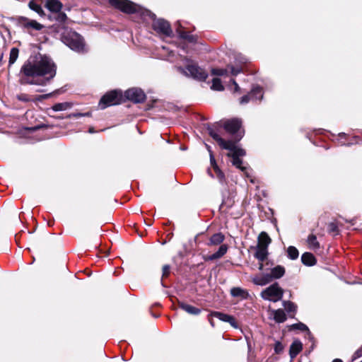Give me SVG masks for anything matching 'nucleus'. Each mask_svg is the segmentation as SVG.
Here are the masks:
<instances>
[{
    "label": "nucleus",
    "instance_id": "nucleus-1",
    "mask_svg": "<svg viewBox=\"0 0 362 362\" xmlns=\"http://www.w3.org/2000/svg\"><path fill=\"white\" fill-rule=\"evenodd\" d=\"M56 73L57 66L52 59L39 53L31 55L21 69V74L25 76H44L46 81L53 78Z\"/></svg>",
    "mask_w": 362,
    "mask_h": 362
},
{
    "label": "nucleus",
    "instance_id": "nucleus-2",
    "mask_svg": "<svg viewBox=\"0 0 362 362\" xmlns=\"http://www.w3.org/2000/svg\"><path fill=\"white\" fill-rule=\"evenodd\" d=\"M109 4L125 14H136L144 23H169L163 18H157L156 15L151 10L136 4L130 0H108Z\"/></svg>",
    "mask_w": 362,
    "mask_h": 362
},
{
    "label": "nucleus",
    "instance_id": "nucleus-3",
    "mask_svg": "<svg viewBox=\"0 0 362 362\" xmlns=\"http://www.w3.org/2000/svg\"><path fill=\"white\" fill-rule=\"evenodd\" d=\"M209 134L218 143L221 148L229 151V153L227 155L228 156L233 158V165L243 171L245 168L242 166L243 162L240 157L245 155V151L237 146V141H226L214 130H210Z\"/></svg>",
    "mask_w": 362,
    "mask_h": 362
},
{
    "label": "nucleus",
    "instance_id": "nucleus-4",
    "mask_svg": "<svg viewBox=\"0 0 362 362\" xmlns=\"http://www.w3.org/2000/svg\"><path fill=\"white\" fill-rule=\"evenodd\" d=\"M62 40L73 50L76 52L83 50L84 43L83 39L74 31L65 29L62 33Z\"/></svg>",
    "mask_w": 362,
    "mask_h": 362
},
{
    "label": "nucleus",
    "instance_id": "nucleus-5",
    "mask_svg": "<svg viewBox=\"0 0 362 362\" xmlns=\"http://www.w3.org/2000/svg\"><path fill=\"white\" fill-rule=\"evenodd\" d=\"M46 6L50 11L49 19L50 21L55 20L58 23H65L67 17L66 15L61 11L62 4L59 0H47Z\"/></svg>",
    "mask_w": 362,
    "mask_h": 362
},
{
    "label": "nucleus",
    "instance_id": "nucleus-6",
    "mask_svg": "<svg viewBox=\"0 0 362 362\" xmlns=\"http://www.w3.org/2000/svg\"><path fill=\"white\" fill-rule=\"evenodd\" d=\"M283 295L284 290L277 283H274L266 288L260 293V296L263 299L272 302H277L280 300L282 298Z\"/></svg>",
    "mask_w": 362,
    "mask_h": 362
},
{
    "label": "nucleus",
    "instance_id": "nucleus-7",
    "mask_svg": "<svg viewBox=\"0 0 362 362\" xmlns=\"http://www.w3.org/2000/svg\"><path fill=\"white\" fill-rule=\"evenodd\" d=\"M122 101V93L112 90L104 95L100 100L99 105L102 109L111 105L119 104Z\"/></svg>",
    "mask_w": 362,
    "mask_h": 362
},
{
    "label": "nucleus",
    "instance_id": "nucleus-8",
    "mask_svg": "<svg viewBox=\"0 0 362 362\" xmlns=\"http://www.w3.org/2000/svg\"><path fill=\"white\" fill-rule=\"evenodd\" d=\"M184 72L187 76H190L198 80H205L207 77V74L195 64L188 65Z\"/></svg>",
    "mask_w": 362,
    "mask_h": 362
},
{
    "label": "nucleus",
    "instance_id": "nucleus-9",
    "mask_svg": "<svg viewBox=\"0 0 362 362\" xmlns=\"http://www.w3.org/2000/svg\"><path fill=\"white\" fill-rule=\"evenodd\" d=\"M125 97L134 103H141L145 100L144 93L139 88H130L125 92Z\"/></svg>",
    "mask_w": 362,
    "mask_h": 362
},
{
    "label": "nucleus",
    "instance_id": "nucleus-10",
    "mask_svg": "<svg viewBox=\"0 0 362 362\" xmlns=\"http://www.w3.org/2000/svg\"><path fill=\"white\" fill-rule=\"evenodd\" d=\"M240 127L241 122L238 119L228 120L223 124V127L226 131L230 134H235L238 132L240 130Z\"/></svg>",
    "mask_w": 362,
    "mask_h": 362
},
{
    "label": "nucleus",
    "instance_id": "nucleus-11",
    "mask_svg": "<svg viewBox=\"0 0 362 362\" xmlns=\"http://www.w3.org/2000/svg\"><path fill=\"white\" fill-rule=\"evenodd\" d=\"M210 316L215 317L223 322H228L232 327L235 328L238 327V325L235 318L231 315L220 312H211Z\"/></svg>",
    "mask_w": 362,
    "mask_h": 362
},
{
    "label": "nucleus",
    "instance_id": "nucleus-12",
    "mask_svg": "<svg viewBox=\"0 0 362 362\" xmlns=\"http://www.w3.org/2000/svg\"><path fill=\"white\" fill-rule=\"evenodd\" d=\"M153 29L158 33L166 36H170L173 33L170 24H153Z\"/></svg>",
    "mask_w": 362,
    "mask_h": 362
},
{
    "label": "nucleus",
    "instance_id": "nucleus-13",
    "mask_svg": "<svg viewBox=\"0 0 362 362\" xmlns=\"http://www.w3.org/2000/svg\"><path fill=\"white\" fill-rule=\"evenodd\" d=\"M303 349V344L299 340H295L291 344L289 349V355L294 358Z\"/></svg>",
    "mask_w": 362,
    "mask_h": 362
},
{
    "label": "nucleus",
    "instance_id": "nucleus-14",
    "mask_svg": "<svg viewBox=\"0 0 362 362\" xmlns=\"http://www.w3.org/2000/svg\"><path fill=\"white\" fill-rule=\"evenodd\" d=\"M271 314L274 321L277 323H282L286 320V313L281 309L272 310H271Z\"/></svg>",
    "mask_w": 362,
    "mask_h": 362
},
{
    "label": "nucleus",
    "instance_id": "nucleus-15",
    "mask_svg": "<svg viewBox=\"0 0 362 362\" xmlns=\"http://www.w3.org/2000/svg\"><path fill=\"white\" fill-rule=\"evenodd\" d=\"M271 281V276L269 274L255 276L252 277V282L258 286H264L269 283Z\"/></svg>",
    "mask_w": 362,
    "mask_h": 362
},
{
    "label": "nucleus",
    "instance_id": "nucleus-16",
    "mask_svg": "<svg viewBox=\"0 0 362 362\" xmlns=\"http://www.w3.org/2000/svg\"><path fill=\"white\" fill-rule=\"evenodd\" d=\"M227 250H228V246L226 245H221L219 247V248L216 252H215L214 254H213L210 256L206 257V259L214 260V259H219L227 252Z\"/></svg>",
    "mask_w": 362,
    "mask_h": 362
},
{
    "label": "nucleus",
    "instance_id": "nucleus-17",
    "mask_svg": "<svg viewBox=\"0 0 362 362\" xmlns=\"http://www.w3.org/2000/svg\"><path fill=\"white\" fill-rule=\"evenodd\" d=\"M268 255L267 248L265 247L257 246L255 257L259 261L264 262L267 259Z\"/></svg>",
    "mask_w": 362,
    "mask_h": 362
},
{
    "label": "nucleus",
    "instance_id": "nucleus-18",
    "mask_svg": "<svg viewBox=\"0 0 362 362\" xmlns=\"http://www.w3.org/2000/svg\"><path fill=\"white\" fill-rule=\"evenodd\" d=\"M271 243V238L269 237L267 233L262 232L258 237V244L257 246L265 247L267 248L269 245Z\"/></svg>",
    "mask_w": 362,
    "mask_h": 362
},
{
    "label": "nucleus",
    "instance_id": "nucleus-19",
    "mask_svg": "<svg viewBox=\"0 0 362 362\" xmlns=\"http://www.w3.org/2000/svg\"><path fill=\"white\" fill-rule=\"evenodd\" d=\"M301 261L306 266H313L316 263L314 255L310 252L303 253L301 256Z\"/></svg>",
    "mask_w": 362,
    "mask_h": 362
},
{
    "label": "nucleus",
    "instance_id": "nucleus-20",
    "mask_svg": "<svg viewBox=\"0 0 362 362\" xmlns=\"http://www.w3.org/2000/svg\"><path fill=\"white\" fill-rule=\"evenodd\" d=\"M285 274V269L282 266H276L271 270V274H269L271 276V280L274 279H279L282 277Z\"/></svg>",
    "mask_w": 362,
    "mask_h": 362
},
{
    "label": "nucleus",
    "instance_id": "nucleus-21",
    "mask_svg": "<svg viewBox=\"0 0 362 362\" xmlns=\"http://www.w3.org/2000/svg\"><path fill=\"white\" fill-rule=\"evenodd\" d=\"M180 308H182L183 310L187 312L189 314L191 315H199L200 313V310L197 308H195L192 305H190L189 304H186L184 303H180L179 304Z\"/></svg>",
    "mask_w": 362,
    "mask_h": 362
},
{
    "label": "nucleus",
    "instance_id": "nucleus-22",
    "mask_svg": "<svg viewBox=\"0 0 362 362\" xmlns=\"http://www.w3.org/2000/svg\"><path fill=\"white\" fill-rule=\"evenodd\" d=\"M225 239V236L221 233H215L209 239V243L210 245H220L223 242Z\"/></svg>",
    "mask_w": 362,
    "mask_h": 362
},
{
    "label": "nucleus",
    "instance_id": "nucleus-23",
    "mask_svg": "<svg viewBox=\"0 0 362 362\" xmlns=\"http://www.w3.org/2000/svg\"><path fill=\"white\" fill-rule=\"evenodd\" d=\"M178 35L180 38L188 41L189 42H194L197 40V36L190 35L185 31L177 29Z\"/></svg>",
    "mask_w": 362,
    "mask_h": 362
},
{
    "label": "nucleus",
    "instance_id": "nucleus-24",
    "mask_svg": "<svg viewBox=\"0 0 362 362\" xmlns=\"http://www.w3.org/2000/svg\"><path fill=\"white\" fill-rule=\"evenodd\" d=\"M308 247L310 249L315 250L320 247V243L317 240L315 235H310L307 240Z\"/></svg>",
    "mask_w": 362,
    "mask_h": 362
},
{
    "label": "nucleus",
    "instance_id": "nucleus-25",
    "mask_svg": "<svg viewBox=\"0 0 362 362\" xmlns=\"http://www.w3.org/2000/svg\"><path fill=\"white\" fill-rule=\"evenodd\" d=\"M230 293L234 297H241L243 298H245L248 296V293L246 291L239 287H235L231 288Z\"/></svg>",
    "mask_w": 362,
    "mask_h": 362
},
{
    "label": "nucleus",
    "instance_id": "nucleus-26",
    "mask_svg": "<svg viewBox=\"0 0 362 362\" xmlns=\"http://www.w3.org/2000/svg\"><path fill=\"white\" fill-rule=\"evenodd\" d=\"M72 107L71 103L65 102L61 103H57L52 107V110L55 112L63 111L68 110Z\"/></svg>",
    "mask_w": 362,
    "mask_h": 362
},
{
    "label": "nucleus",
    "instance_id": "nucleus-27",
    "mask_svg": "<svg viewBox=\"0 0 362 362\" xmlns=\"http://www.w3.org/2000/svg\"><path fill=\"white\" fill-rule=\"evenodd\" d=\"M210 160H211V165H213L214 169L217 175V177L220 179V180H223L224 178L223 173L221 171V170L218 168V167L216 164V161H215L214 157L212 155V153H210Z\"/></svg>",
    "mask_w": 362,
    "mask_h": 362
},
{
    "label": "nucleus",
    "instance_id": "nucleus-28",
    "mask_svg": "<svg viewBox=\"0 0 362 362\" xmlns=\"http://www.w3.org/2000/svg\"><path fill=\"white\" fill-rule=\"evenodd\" d=\"M211 88L214 90L222 91L224 90V86L222 85L221 80L216 77L212 80Z\"/></svg>",
    "mask_w": 362,
    "mask_h": 362
},
{
    "label": "nucleus",
    "instance_id": "nucleus-29",
    "mask_svg": "<svg viewBox=\"0 0 362 362\" xmlns=\"http://www.w3.org/2000/svg\"><path fill=\"white\" fill-rule=\"evenodd\" d=\"M19 50L16 47H13L10 51L9 65L14 64L18 57Z\"/></svg>",
    "mask_w": 362,
    "mask_h": 362
},
{
    "label": "nucleus",
    "instance_id": "nucleus-30",
    "mask_svg": "<svg viewBox=\"0 0 362 362\" xmlns=\"http://www.w3.org/2000/svg\"><path fill=\"white\" fill-rule=\"evenodd\" d=\"M287 255L291 259L294 260L298 257L299 252L296 247L293 246H289L287 249Z\"/></svg>",
    "mask_w": 362,
    "mask_h": 362
},
{
    "label": "nucleus",
    "instance_id": "nucleus-31",
    "mask_svg": "<svg viewBox=\"0 0 362 362\" xmlns=\"http://www.w3.org/2000/svg\"><path fill=\"white\" fill-rule=\"evenodd\" d=\"M250 95L252 98L261 100L263 97L262 88L259 87L253 88L251 91Z\"/></svg>",
    "mask_w": 362,
    "mask_h": 362
},
{
    "label": "nucleus",
    "instance_id": "nucleus-32",
    "mask_svg": "<svg viewBox=\"0 0 362 362\" xmlns=\"http://www.w3.org/2000/svg\"><path fill=\"white\" fill-rule=\"evenodd\" d=\"M42 27V24H24V29L28 33H32L33 30H40Z\"/></svg>",
    "mask_w": 362,
    "mask_h": 362
},
{
    "label": "nucleus",
    "instance_id": "nucleus-33",
    "mask_svg": "<svg viewBox=\"0 0 362 362\" xmlns=\"http://www.w3.org/2000/svg\"><path fill=\"white\" fill-rule=\"evenodd\" d=\"M284 308L288 313H294L296 310V305L290 301H284L283 303Z\"/></svg>",
    "mask_w": 362,
    "mask_h": 362
},
{
    "label": "nucleus",
    "instance_id": "nucleus-34",
    "mask_svg": "<svg viewBox=\"0 0 362 362\" xmlns=\"http://www.w3.org/2000/svg\"><path fill=\"white\" fill-rule=\"evenodd\" d=\"M29 7L32 10L36 11L37 13H38L40 14L43 13L42 8L40 6V5L37 4V3H35V2H34L33 1H31L29 2Z\"/></svg>",
    "mask_w": 362,
    "mask_h": 362
},
{
    "label": "nucleus",
    "instance_id": "nucleus-35",
    "mask_svg": "<svg viewBox=\"0 0 362 362\" xmlns=\"http://www.w3.org/2000/svg\"><path fill=\"white\" fill-rule=\"evenodd\" d=\"M227 72V69H213L211 70V74L215 76H224Z\"/></svg>",
    "mask_w": 362,
    "mask_h": 362
},
{
    "label": "nucleus",
    "instance_id": "nucleus-36",
    "mask_svg": "<svg viewBox=\"0 0 362 362\" xmlns=\"http://www.w3.org/2000/svg\"><path fill=\"white\" fill-rule=\"evenodd\" d=\"M284 349V346L281 342L277 341L275 344L274 350L276 354H280Z\"/></svg>",
    "mask_w": 362,
    "mask_h": 362
},
{
    "label": "nucleus",
    "instance_id": "nucleus-37",
    "mask_svg": "<svg viewBox=\"0 0 362 362\" xmlns=\"http://www.w3.org/2000/svg\"><path fill=\"white\" fill-rule=\"evenodd\" d=\"M170 274V266L169 265H164L163 267V274L162 276L163 278L167 277Z\"/></svg>",
    "mask_w": 362,
    "mask_h": 362
},
{
    "label": "nucleus",
    "instance_id": "nucleus-38",
    "mask_svg": "<svg viewBox=\"0 0 362 362\" xmlns=\"http://www.w3.org/2000/svg\"><path fill=\"white\" fill-rule=\"evenodd\" d=\"M293 327L296 329H300L302 331H305V330H308V327L303 324V323H298V324H295L293 325Z\"/></svg>",
    "mask_w": 362,
    "mask_h": 362
},
{
    "label": "nucleus",
    "instance_id": "nucleus-39",
    "mask_svg": "<svg viewBox=\"0 0 362 362\" xmlns=\"http://www.w3.org/2000/svg\"><path fill=\"white\" fill-rule=\"evenodd\" d=\"M230 69L231 74L234 75V76L238 74L241 71V68L240 67L235 68L233 66H230Z\"/></svg>",
    "mask_w": 362,
    "mask_h": 362
},
{
    "label": "nucleus",
    "instance_id": "nucleus-40",
    "mask_svg": "<svg viewBox=\"0 0 362 362\" xmlns=\"http://www.w3.org/2000/svg\"><path fill=\"white\" fill-rule=\"evenodd\" d=\"M18 23H37L35 20H28L27 18H25V17H21L18 19Z\"/></svg>",
    "mask_w": 362,
    "mask_h": 362
},
{
    "label": "nucleus",
    "instance_id": "nucleus-41",
    "mask_svg": "<svg viewBox=\"0 0 362 362\" xmlns=\"http://www.w3.org/2000/svg\"><path fill=\"white\" fill-rule=\"evenodd\" d=\"M250 97L248 95H245L240 98V104L247 103L250 100Z\"/></svg>",
    "mask_w": 362,
    "mask_h": 362
},
{
    "label": "nucleus",
    "instance_id": "nucleus-42",
    "mask_svg": "<svg viewBox=\"0 0 362 362\" xmlns=\"http://www.w3.org/2000/svg\"><path fill=\"white\" fill-rule=\"evenodd\" d=\"M17 98L19 100H22V101H28L29 100L28 97L25 94L19 95L17 96Z\"/></svg>",
    "mask_w": 362,
    "mask_h": 362
},
{
    "label": "nucleus",
    "instance_id": "nucleus-43",
    "mask_svg": "<svg viewBox=\"0 0 362 362\" xmlns=\"http://www.w3.org/2000/svg\"><path fill=\"white\" fill-rule=\"evenodd\" d=\"M232 83L234 85V91L238 92L240 90V88H239V86L238 85V83L235 82V80H232Z\"/></svg>",
    "mask_w": 362,
    "mask_h": 362
},
{
    "label": "nucleus",
    "instance_id": "nucleus-44",
    "mask_svg": "<svg viewBox=\"0 0 362 362\" xmlns=\"http://www.w3.org/2000/svg\"><path fill=\"white\" fill-rule=\"evenodd\" d=\"M88 115H89V113H85V114L77 113V114L71 115V116H73L74 117H81V116H88ZM69 117H71V115Z\"/></svg>",
    "mask_w": 362,
    "mask_h": 362
},
{
    "label": "nucleus",
    "instance_id": "nucleus-45",
    "mask_svg": "<svg viewBox=\"0 0 362 362\" xmlns=\"http://www.w3.org/2000/svg\"><path fill=\"white\" fill-rule=\"evenodd\" d=\"M264 268V264H263V262H259V270H262Z\"/></svg>",
    "mask_w": 362,
    "mask_h": 362
},
{
    "label": "nucleus",
    "instance_id": "nucleus-46",
    "mask_svg": "<svg viewBox=\"0 0 362 362\" xmlns=\"http://www.w3.org/2000/svg\"><path fill=\"white\" fill-rule=\"evenodd\" d=\"M332 362H342L340 359H334Z\"/></svg>",
    "mask_w": 362,
    "mask_h": 362
},
{
    "label": "nucleus",
    "instance_id": "nucleus-47",
    "mask_svg": "<svg viewBox=\"0 0 362 362\" xmlns=\"http://www.w3.org/2000/svg\"><path fill=\"white\" fill-rule=\"evenodd\" d=\"M4 18V16L2 15H0V21H3Z\"/></svg>",
    "mask_w": 362,
    "mask_h": 362
},
{
    "label": "nucleus",
    "instance_id": "nucleus-48",
    "mask_svg": "<svg viewBox=\"0 0 362 362\" xmlns=\"http://www.w3.org/2000/svg\"><path fill=\"white\" fill-rule=\"evenodd\" d=\"M241 62L242 63H245L246 62V59L245 58H243L242 60H241Z\"/></svg>",
    "mask_w": 362,
    "mask_h": 362
},
{
    "label": "nucleus",
    "instance_id": "nucleus-49",
    "mask_svg": "<svg viewBox=\"0 0 362 362\" xmlns=\"http://www.w3.org/2000/svg\"><path fill=\"white\" fill-rule=\"evenodd\" d=\"M242 136H243V134H240V136H239V138L237 139V141L240 140V139H241Z\"/></svg>",
    "mask_w": 362,
    "mask_h": 362
},
{
    "label": "nucleus",
    "instance_id": "nucleus-50",
    "mask_svg": "<svg viewBox=\"0 0 362 362\" xmlns=\"http://www.w3.org/2000/svg\"><path fill=\"white\" fill-rule=\"evenodd\" d=\"M89 132H90V133L93 132V129H92V128H90V129H89Z\"/></svg>",
    "mask_w": 362,
    "mask_h": 362
},
{
    "label": "nucleus",
    "instance_id": "nucleus-51",
    "mask_svg": "<svg viewBox=\"0 0 362 362\" xmlns=\"http://www.w3.org/2000/svg\"><path fill=\"white\" fill-rule=\"evenodd\" d=\"M210 323H211V325L212 326H214V322H212V320H210Z\"/></svg>",
    "mask_w": 362,
    "mask_h": 362
}]
</instances>
